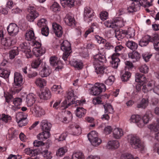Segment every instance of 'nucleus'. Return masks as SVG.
<instances>
[{"instance_id":"obj_35","label":"nucleus","mask_w":159,"mask_h":159,"mask_svg":"<svg viewBox=\"0 0 159 159\" xmlns=\"http://www.w3.org/2000/svg\"><path fill=\"white\" fill-rule=\"evenodd\" d=\"M49 131H43V132L37 135V138L39 140H43L49 138L50 136Z\"/></svg>"},{"instance_id":"obj_54","label":"nucleus","mask_w":159,"mask_h":159,"mask_svg":"<svg viewBox=\"0 0 159 159\" xmlns=\"http://www.w3.org/2000/svg\"><path fill=\"white\" fill-rule=\"evenodd\" d=\"M41 62V60L39 59L33 60L31 64L32 68L36 69L38 68Z\"/></svg>"},{"instance_id":"obj_36","label":"nucleus","mask_w":159,"mask_h":159,"mask_svg":"<svg viewBox=\"0 0 159 159\" xmlns=\"http://www.w3.org/2000/svg\"><path fill=\"white\" fill-rule=\"evenodd\" d=\"M86 112V110L82 107H77L76 111V115L79 118L84 116Z\"/></svg>"},{"instance_id":"obj_13","label":"nucleus","mask_w":159,"mask_h":159,"mask_svg":"<svg viewBox=\"0 0 159 159\" xmlns=\"http://www.w3.org/2000/svg\"><path fill=\"white\" fill-rule=\"evenodd\" d=\"M8 34L11 36H13L16 35L19 31V27L15 23H11L7 28Z\"/></svg>"},{"instance_id":"obj_44","label":"nucleus","mask_w":159,"mask_h":159,"mask_svg":"<svg viewBox=\"0 0 159 159\" xmlns=\"http://www.w3.org/2000/svg\"><path fill=\"white\" fill-rule=\"evenodd\" d=\"M10 71L9 70H5L4 69H0V76L5 79L9 76Z\"/></svg>"},{"instance_id":"obj_10","label":"nucleus","mask_w":159,"mask_h":159,"mask_svg":"<svg viewBox=\"0 0 159 159\" xmlns=\"http://www.w3.org/2000/svg\"><path fill=\"white\" fill-rule=\"evenodd\" d=\"M30 111L36 117H40L45 114L44 110L41 107L36 105L30 108Z\"/></svg>"},{"instance_id":"obj_28","label":"nucleus","mask_w":159,"mask_h":159,"mask_svg":"<svg viewBox=\"0 0 159 159\" xmlns=\"http://www.w3.org/2000/svg\"><path fill=\"white\" fill-rule=\"evenodd\" d=\"M61 49L64 52H71V46L70 43L67 40L63 41L61 44Z\"/></svg>"},{"instance_id":"obj_12","label":"nucleus","mask_w":159,"mask_h":159,"mask_svg":"<svg viewBox=\"0 0 159 159\" xmlns=\"http://www.w3.org/2000/svg\"><path fill=\"white\" fill-rule=\"evenodd\" d=\"M133 33H130L129 32L130 30H120L117 31L116 33V36L118 40H121L124 38L126 34H130L131 36L134 35V31L133 29L131 30Z\"/></svg>"},{"instance_id":"obj_8","label":"nucleus","mask_w":159,"mask_h":159,"mask_svg":"<svg viewBox=\"0 0 159 159\" xmlns=\"http://www.w3.org/2000/svg\"><path fill=\"white\" fill-rule=\"evenodd\" d=\"M27 115L22 112H20L16 114V119L17 122L18 123L19 126L21 127L27 124L26 119Z\"/></svg>"},{"instance_id":"obj_51","label":"nucleus","mask_w":159,"mask_h":159,"mask_svg":"<svg viewBox=\"0 0 159 159\" xmlns=\"http://www.w3.org/2000/svg\"><path fill=\"white\" fill-rule=\"evenodd\" d=\"M28 45V43H23L20 44V46L18 48H17V49L24 52H26V51L30 48Z\"/></svg>"},{"instance_id":"obj_62","label":"nucleus","mask_w":159,"mask_h":159,"mask_svg":"<svg viewBox=\"0 0 159 159\" xmlns=\"http://www.w3.org/2000/svg\"><path fill=\"white\" fill-rule=\"evenodd\" d=\"M140 72L143 73H147L149 70L148 67L146 65H143L139 68Z\"/></svg>"},{"instance_id":"obj_58","label":"nucleus","mask_w":159,"mask_h":159,"mask_svg":"<svg viewBox=\"0 0 159 159\" xmlns=\"http://www.w3.org/2000/svg\"><path fill=\"white\" fill-rule=\"evenodd\" d=\"M104 24L107 27L115 28L114 21L113 22L111 20H108L105 22Z\"/></svg>"},{"instance_id":"obj_7","label":"nucleus","mask_w":159,"mask_h":159,"mask_svg":"<svg viewBox=\"0 0 159 159\" xmlns=\"http://www.w3.org/2000/svg\"><path fill=\"white\" fill-rule=\"evenodd\" d=\"M95 15V13L91 8L89 7H86L84 8V19L88 22L91 21Z\"/></svg>"},{"instance_id":"obj_38","label":"nucleus","mask_w":159,"mask_h":159,"mask_svg":"<svg viewBox=\"0 0 159 159\" xmlns=\"http://www.w3.org/2000/svg\"><path fill=\"white\" fill-rule=\"evenodd\" d=\"M13 104H14V106H12V108L13 110H15L14 109V107L15 109H19L20 107L19 106L21 105L22 102V99L21 98H16L14 99L13 100Z\"/></svg>"},{"instance_id":"obj_61","label":"nucleus","mask_w":159,"mask_h":159,"mask_svg":"<svg viewBox=\"0 0 159 159\" xmlns=\"http://www.w3.org/2000/svg\"><path fill=\"white\" fill-rule=\"evenodd\" d=\"M152 54H150L149 53H146L142 54V57L144 60L146 62L149 61V59L152 56Z\"/></svg>"},{"instance_id":"obj_47","label":"nucleus","mask_w":159,"mask_h":159,"mask_svg":"<svg viewBox=\"0 0 159 159\" xmlns=\"http://www.w3.org/2000/svg\"><path fill=\"white\" fill-rule=\"evenodd\" d=\"M67 151V148L64 146L58 149L56 152V155L58 156H62Z\"/></svg>"},{"instance_id":"obj_4","label":"nucleus","mask_w":159,"mask_h":159,"mask_svg":"<svg viewBox=\"0 0 159 159\" xmlns=\"http://www.w3.org/2000/svg\"><path fill=\"white\" fill-rule=\"evenodd\" d=\"M23 81L22 76L20 73L16 72L14 74V90L17 93L19 92L22 89L21 84Z\"/></svg>"},{"instance_id":"obj_22","label":"nucleus","mask_w":159,"mask_h":159,"mask_svg":"<svg viewBox=\"0 0 159 159\" xmlns=\"http://www.w3.org/2000/svg\"><path fill=\"white\" fill-rule=\"evenodd\" d=\"M135 80L138 83L143 82V84L147 83L148 79H146L145 76L143 74L137 73L135 74Z\"/></svg>"},{"instance_id":"obj_20","label":"nucleus","mask_w":159,"mask_h":159,"mask_svg":"<svg viewBox=\"0 0 159 159\" xmlns=\"http://www.w3.org/2000/svg\"><path fill=\"white\" fill-rule=\"evenodd\" d=\"M138 2H133L127 8V11L129 13H133L140 10Z\"/></svg>"},{"instance_id":"obj_46","label":"nucleus","mask_w":159,"mask_h":159,"mask_svg":"<svg viewBox=\"0 0 159 159\" xmlns=\"http://www.w3.org/2000/svg\"><path fill=\"white\" fill-rule=\"evenodd\" d=\"M51 10L54 12H58L61 10V7L57 2H54L50 7Z\"/></svg>"},{"instance_id":"obj_59","label":"nucleus","mask_w":159,"mask_h":159,"mask_svg":"<svg viewBox=\"0 0 159 159\" xmlns=\"http://www.w3.org/2000/svg\"><path fill=\"white\" fill-rule=\"evenodd\" d=\"M31 45L34 47L33 48H39L41 47V43L35 39L31 42Z\"/></svg>"},{"instance_id":"obj_29","label":"nucleus","mask_w":159,"mask_h":159,"mask_svg":"<svg viewBox=\"0 0 159 159\" xmlns=\"http://www.w3.org/2000/svg\"><path fill=\"white\" fill-rule=\"evenodd\" d=\"M32 52L33 54L36 57H39L42 56L45 53L46 49L43 47L39 48H33Z\"/></svg>"},{"instance_id":"obj_39","label":"nucleus","mask_w":159,"mask_h":159,"mask_svg":"<svg viewBox=\"0 0 159 159\" xmlns=\"http://www.w3.org/2000/svg\"><path fill=\"white\" fill-rule=\"evenodd\" d=\"M115 27L121 28L125 25V21H124L123 19L121 18H118L114 21Z\"/></svg>"},{"instance_id":"obj_5","label":"nucleus","mask_w":159,"mask_h":159,"mask_svg":"<svg viewBox=\"0 0 159 159\" xmlns=\"http://www.w3.org/2000/svg\"><path fill=\"white\" fill-rule=\"evenodd\" d=\"M87 136L89 140L94 146L99 145L102 142L101 140L98 137L97 133L95 131H91Z\"/></svg>"},{"instance_id":"obj_9","label":"nucleus","mask_w":159,"mask_h":159,"mask_svg":"<svg viewBox=\"0 0 159 159\" xmlns=\"http://www.w3.org/2000/svg\"><path fill=\"white\" fill-rule=\"evenodd\" d=\"M16 42V39L12 37L3 38L1 40V44L4 46L5 49L9 48L12 45L15 44Z\"/></svg>"},{"instance_id":"obj_64","label":"nucleus","mask_w":159,"mask_h":159,"mask_svg":"<svg viewBox=\"0 0 159 159\" xmlns=\"http://www.w3.org/2000/svg\"><path fill=\"white\" fill-rule=\"evenodd\" d=\"M120 159H134V157L130 154L125 153L122 155Z\"/></svg>"},{"instance_id":"obj_30","label":"nucleus","mask_w":159,"mask_h":159,"mask_svg":"<svg viewBox=\"0 0 159 159\" xmlns=\"http://www.w3.org/2000/svg\"><path fill=\"white\" fill-rule=\"evenodd\" d=\"M40 125L43 131H50L52 126L51 124L46 120H42Z\"/></svg>"},{"instance_id":"obj_40","label":"nucleus","mask_w":159,"mask_h":159,"mask_svg":"<svg viewBox=\"0 0 159 159\" xmlns=\"http://www.w3.org/2000/svg\"><path fill=\"white\" fill-rule=\"evenodd\" d=\"M46 81L43 79L39 78L36 79L35 83L36 85L40 88H42L46 85Z\"/></svg>"},{"instance_id":"obj_17","label":"nucleus","mask_w":159,"mask_h":159,"mask_svg":"<svg viewBox=\"0 0 159 159\" xmlns=\"http://www.w3.org/2000/svg\"><path fill=\"white\" fill-rule=\"evenodd\" d=\"M52 26L53 31L56 35L58 37H60L63 32L61 26L56 23H53Z\"/></svg>"},{"instance_id":"obj_2","label":"nucleus","mask_w":159,"mask_h":159,"mask_svg":"<svg viewBox=\"0 0 159 159\" xmlns=\"http://www.w3.org/2000/svg\"><path fill=\"white\" fill-rule=\"evenodd\" d=\"M128 140L133 148L135 149L140 148L141 151L144 149V145L141 143L138 137L134 135H129L128 136Z\"/></svg>"},{"instance_id":"obj_15","label":"nucleus","mask_w":159,"mask_h":159,"mask_svg":"<svg viewBox=\"0 0 159 159\" xmlns=\"http://www.w3.org/2000/svg\"><path fill=\"white\" fill-rule=\"evenodd\" d=\"M36 100V97L33 93L28 94L26 98L25 103L28 107H31L35 103Z\"/></svg>"},{"instance_id":"obj_41","label":"nucleus","mask_w":159,"mask_h":159,"mask_svg":"<svg viewBox=\"0 0 159 159\" xmlns=\"http://www.w3.org/2000/svg\"><path fill=\"white\" fill-rule=\"evenodd\" d=\"M148 99L143 98L140 103L137 105V107L139 108L145 109L148 106Z\"/></svg>"},{"instance_id":"obj_25","label":"nucleus","mask_w":159,"mask_h":159,"mask_svg":"<svg viewBox=\"0 0 159 159\" xmlns=\"http://www.w3.org/2000/svg\"><path fill=\"white\" fill-rule=\"evenodd\" d=\"M129 120L130 122L135 123L138 127L141 128V126L139 125L141 121V117L140 116L137 114L133 115L131 116Z\"/></svg>"},{"instance_id":"obj_37","label":"nucleus","mask_w":159,"mask_h":159,"mask_svg":"<svg viewBox=\"0 0 159 159\" xmlns=\"http://www.w3.org/2000/svg\"><path fill=\"white\" fill-rule=\"evenodd\" d=\"M157 123L148 125V128L151 130L155 132L159 131V118L157 120Z\"/></svg>"},{"instance_id":"obj_45","label":"nucleus","mask_w":159,"mask_h":159,"mask_svg":"<svg viewBox=\"0 0 159 159\" xmlns=\"http://www.w3.org/2000/svg\"><path fill=\"white\" fill-rule=\"evenodd\" d=\"M72 65L75 69L78 70H81L83 67V63L81 61H75L73 63Z\"/></svg>"},{"instance_id":"obj_50","label":"nucleus","mask_w":159,"mask_h":159,"mask_svg":"<svg viewBox=\"0 0 159 159\" xmlns=\"http://www.w3.org/2000/svg\"><path fill=\"white\" fill-rule=\"evenodd\" d=\"M71 159H84V157L82 152H76L72 154Z\"/></svg>"},{"instance_id":"obj_57","label":"nucleus","mask_w":159,"mask_h":159,"mask_svg":"<svg viewBox=\"0 0 159 159\" xmlns=\"http://www.w3.org/2000/svg\"><path fill=\"white\" fill-rule=\"evenodd\" d=\"M115 80V77L113 76H109L105 81V83L108 86L111 85L114 83Z\"/></svg>"},{"instance_id":"obj_23","label":"nucleus","mask_w":159,"mask_h":159,"mask_svg":"<svg viewBox=\"0 0 159 159\" xmlns=\"http://www.w3.org/2000/svg\"><path fill=\"white\" fill-rule=\"evenodd\" d=\"M112 132L113 137L117 139H120L124 134L123 130L121 129L118 128L114 129Z\"/></svg>"},{"instance_id":"obj_53","label":"nucleus","mask_w":159,"mask_h":159,"mask_svg":"<svg viewBox=\"0 0 159 159\" xmlns=\"http://www.w3.org/2000/svg\"><path fill=\"white\" fill-rule=\"evenodd\" d=\"M131 76V74L130 72L128 71H125L121 77V80L124 81H128Z\"/></svg>"},{"instance_id":"obj_32","label":"nucleus","mask_w":159,"mask_h":159,"mask_svg":"<svg viewBox=\"0 0 159 159\" xmlns=\"http://www.w3.org/2000/svg\"><path fill=\"white\" fill-rule=\"evenodd\" d=\"M64 20L65 23L69 26H74L75 25V21L74 18L69 15H66L64 18Z\"/></svg>"},{"instance_id":"obj_11","label":"nucleus","mask_w":159,"mask_h":159,"mask_svg":"<svg viewBox=\"0 0 159 159\" xmlns=\"http://www.w3.org/2000/svg\"><path fill=\"white\" fill-rule=\"evenodd\" d=\"M152 117V115L151 111H147L142 118H141V122L139 125L141 128L143 127L145 125L148 123Z\"/></svg>"},{"instance_id":"obj_63","label":"nucleus","mask_w":159,"mask_h":159,"mask_svg":"<svg viewBox=\"0 0 159 159\" xmlns=\"http://www.w3.org/2000/svg\"><path fill=\"white\" fill-rule=\"evenodd\" d=\"M73 130L75 131V135H78L81 133V129L79 125H76Z\"/></svg>"},{"instance_id":"obj_55","label":"nucleus","mask_w":159,"mask_h":159,"mask_svg":"<svg viewBox=\"0 0 159 159\" xmlns=\"http://www.w3.org/2000/svg\"><path fill=\"white\" fill-rule=\"evenodd\" d=\"M17 134V131L14 129H10L7 136L9 139H12Z\"/></svg>"},{"instance_id":"obj_18","label":"nucleus","mask_w":159,"mask_h":159,"mask_svg":"<svg viewBox=\"0 0 159 159\" xmlns=\"http://www.w3.org/2000/svg\"><path fill=\"white\" fill-rule=\"evenodd\" d=\"M51 69L47 65H45L42 69L39 72V75L43 77H46L51 74Z\"/></svg>"},{"instance_id":"obj_24","label":"nucleus","mask_w":159,"mask_h":159,"mask_svg":"<svg viewBox=\"0 0 159 159\" xmlns=\"http://www.w3.org/2000/svg\"><path fill=\"white\" fill-rule=\"evenodd\" d=\"M118 54H113L111 56V64L112 67L114 68H117L118 67L120 60L118 58Z\"/></svg>"},{"instance_id":"obj_34","label":"nucleus","mask_w":159,"mask_h":159,"mask_svg":"<svg viewBox=\"0 0 159 159\" xmlns=\"http://www.w3.org/2000/svg\"><path fill=\"white\" fill-rule=\"evenodd\" d=\"M74 0H60L61 3L63 7H71L74 6Z\"/></svg>"},{"instance_id":"obj_48","label":"nucleus","mask_w":159,"mask_h":159,"mask_svg":"<svg viewBox=\"0 0 159 159\" xmlns=\"http://www.w3.org/2000/svg\"><path fill=\"white\" fill-rule=\"evenodd\" d=\"M105 109V113H112L114 112L113 108L110 104H106L103 105Z\"/></svg>"},{"instance_id":"obj_16","label":"nucleus","mask_w":159,"mask_h":159,"mask_svg":"<svg viewBox=\"0 0 159 159\" xmlns=\"http://www.w3.org/2000/svg\"><path fill=\"white\" fill-rule=\"evenodd\" d=\"M50 62L51 65L52 66H57L56 67V69H57L58 70L61 69L63 67L60 61H58L57 58L55 56L50 58Z\"/></svg>"},{"instance_id":"obj_6","label":"nucleus","mask_w":159,"mask_h":159,"mask_svg":"<svg viewBox=\"0 0 159 159\" xmlns=\"http://www.w3.org/2000/svg\"><path fill=\"white\" fill-rule=\"evenodd\" d=\"M28 13L26 16L27 20L30 22L34 21L35 19L39 16V14L36 9L33 7H30L28 9Z\"/></svg>"},{"instance_id":"obj_49","label":"nucleus","mask_w":159,"mask_h":159,"mask_svg":"<svg viewBox=\"0 0 159 159\" xmlns=\"http://www.w3.org/2000/svg\"><path fill=\"white\" fill-rule=\"evenodd\" d=\"M52 91L56 94H60L62 92V89L60 85H53L51 88Z\"/></svg>"},{"instance_id":"obj_21","label":"nucleus","mask_w":159,"mask_h":159,"mask_svg":"<svg viewBox=\"0 0 159 159\" xmlns=\"http://www.w3.org/2000/svg\"><path fill=\"white\" fill-rule=\"evenodd\" d=\"M95 72L97 74H103L107 73V68L101 66V64L93 65Z\"/></svg>"},{"instance_id":"obj_60","label":"nucleus","mask_w":159,"mask_h":159,"mask_svg":"<svg viewBox=\"0 0 159 159\" xmlns=\"http://www.w3.org/2000/svg\"><path fill=\"white\" fill-rule=\"evenodd\" d=\"M100 16L102 20H104L107 19L108 17V12L105 11H102L100 14Z\"/></svg>"},{"instance_id":"obj_42","label":"nucleus","mask_w":159,"mask_h":159,"mask_svg":"<svg viewBox=\"0 0 159 159\" xmlns=\"http://www.w3.org/2000/svg\"><path fill=\"white\" fill-rule=\"evenodd\" d=\"M126 46L132 50H135L138 48V44L132 41H128L126 43Z\"/></svg>"},{"instance_id":"obj_1","label":"nucleus","mask_w":159,"mask_h":159,"mask_svg":"<svg viewBox=\"0 0 159 159\" xmlns=\"http://www.w3.org/2000/svg\"><path fill=\"white\" fill-rule=\"evenodd\" d=\"M74 90L71 89L69 90L67 93V96L65 98V100L62 102L61 107H63L64 109H66L72 104H74L75 106L82 105L85 102L84 100H77L75 101L74 100Z\"/></svg>"},{"instance_id":"obj_27","label":"nucleus","mask_w":159,"mask_h":159,"mask_svg":"<svg viewBox=\"0 0 159 159\" xmlns=\"http://www.w3.org/2000/svg\"><path fill=\"white\" fill-rule=\"evenodd\" d=\"M25 37L26 40L31 42L36 39L34 36V31L31 30L27 31L25 34Z\"/></svg>"},{"instance_id":"obj_56","label":"nucleus","mask_w":159,"mask_h":159,"mask_svg":"<svg viewBox=\"0 0 159 159\" xmlns=\"http://www.w3.org/2000/svg\"><path fill=\"white\" fill-rule=\"evenodd\" d=\"M4 96L5 98L6 102L8 103H9L10 102H12V100H13V97L12 95L8 93H5Z\"/></svg>"},{"instance_id":"obj_33","label":"nucleus","mask_w":159,"mask_h":159,"mask_svg":"<svg viewBox=\"0 0 159 159\" xmlns=\"http://www.w3.org/2000/svg\"><path fill=\"white\" fill-rule=\"evenodd\" d=\"M128 55L129 57L131 58L133 62L139 61L140 58V54L136 52L129 53Z\"/></svg>"},{"instance_id":"obj_19","label":"nucleus","mask_w":159,"mask_h":159,"mask_svg":"<svg viewBox=\"0 0 159 159\" xmlns=\"http://www.w3.org/2000/svg\"><path fill=\"white\" fill-rule=\"evenodd\" d=\"M51 96L52 94L50 91L49 89L47 88L42 91L39 94L40 98L42 99H49L51 98Z\"/></svg>"},{"instance_id":"obj_14","label":"nucleus","mask_w":159,"mask_h":159,"mask_svg":"<svg viewBox=\"0 0 159 159\" xmlns=\"http://www.w3.org/2000/svg\"><path fill=\"white\" fill-rule=\"evenodd\" d=\"M106 59L105 56L99 52L93 57V65L102 64L104 62H106Z\"/></svg>"},{"instance_id":"obj_52","label":"nucleus","mask_w":159,"mask_h":159,"mask_svg":"<svg viewBox=\"0 0 159 159\" xmlns=\"http://www.w3.org/2000/svg\"><path fill=\"white\" fill-rule=\"evenodd\" d=\"M47 21L46 19L44 18H42L39 19L38 20L37 23V25L39 27H45L47 26Z\"/></svg>"},{"instance_id":"obj_3","label":"nucleus","mask_w":159,"mask_h":159,"mask_svg":"<svg viewBox=\"0 0 159 159\" xmlns=\"http://www.w3.org/2000/svg\"><path fill=\"white\" fill-rule=\"evenodd\" d=\"M106 87L104 84L96 83L94 86L89 89L90 94L93 96H98L102 92L106 91Z\"/></svg>"},{"instance_id":"obj_31","label":"nucleus","mask_w":159,"mask_h":159,"mask_svg":"<svg viewBox=\"0 0 159 159\" xmlns=\"http://www.w3.org/2000/svg\"><path fill=\"white\" fill-rule=\"evenodd\" d=\"M151 40V37L148 35H146L140 39L139 44L141 47L147 46Z\"/></svg>"},{"instance_id":"obj_26","label":"nucleus","mask_w":159,"mask_h":159,"mask_svg":"<svg viewBox=\"0 0 159 159\" xmlns=\"http://www.w3.org/2000/svg\"><path fill=\"white\" fill-rule=\"evenodd\" d=\"M119 146V143L118 141L110 140L108 142L107 147L108 149H114L117 148Z\"/></svg>"},{"instance_id":"obj_43","label":"nucleus","mask_w":159,"mask_h":159,"mask_svg":"<svg viewBox=\"0 0 159 159\" xmlns=\"http://www.w3.org/2000/svg\"><path fill=\"white\" fill-rule=\"evenodd\" d=\"M11 119V117L8 115L2 114L0 118V121L3 123H7L10 121Z\"/></svg>"}]
</instances>
